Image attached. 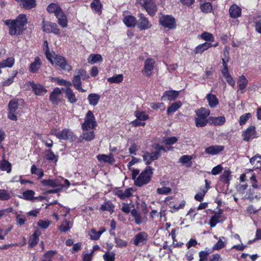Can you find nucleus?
Segmentation results:
<instances>
[{
    "mask_svg": "<svg viewBox=\"0 0 261 261\" xmlns=\"http://www.w3.org/2000/svg\"><path fill=\"white\" fill-rule=\"evenodd\" d=\"M65 93L66 97L70 103H73L77 101V99L75 96V93L70 88H67L66 89Z\"/></svg>",
    "mask_w": 261,
    "mask_h": 261,
    "instance_id": "39",
    "label": "nucleus"
},
{
    "mask_svg": "<svg viewBox=\"0 0 261 261\" xmlns=\"http://www.w3.org/2000/svg\"><path fill=\"white\" fill-rule=\"evenodd\" d=\"M102 58L99 54H91L88 58V62L91 64H95L98 62L102 61Z\"/></svg>",
    "mask_w": 261,
    "mask_h": 261,
    "instance_id": "47",
    "label": "nucleus"
},
{
    "mask_svg": "<svg viewBox=\"0 0 261 261\" xmlns=\"http://www.w3.org/2000/svg\"><path fill=\"white\" fill-rule=\"evenodd\" d=\"M132 190L133 189L132 188L126 189L124 191L118 190L116 192V195L121 199H123L132 195Z\"/></svg>",
    "mask_w": 261,
    "mask_h": 261,
    "instance_id": "35",
    "label": "nucleus"
},
{
    "mask_svg": "<svg viewBox=\"0 0 261 261\" xmlns=\"http://www.w3.org/2000/svg\"><path fill=\"white\" fill-rule=\"evenodd\" d=\"M179 95V92L177 91L171 90L164 92L163 96L162 97V100L167 98L169 100H175Z\"/></svg>",
    "mask_w": 261,
    "mask_h": 261,
    "instance_id": "23",
    "label": "nucleus"
},
{
    "mask_svg": "<svg viewBox=\"0 0 261 261\" xmlns=\"http://www.w3.org/2000/svg\"><path fill=\"white\" fill-rule=\"evenodd\" d=\"M197 117L195 118L196 125L197 127L205 126L207 122V118L210 111L205 108H201L196 111Z\"/></svg>",
    "mask_w": 261,
    "mask_h": 261,
    "instance_id": "4",
    "label": "nucleus"
},
{
    "mask_svg": "<svg viewBox=\"0 0 261 261\" xmlns=\"http://www.w3.org/2000/svg\"><path fill=\"white\" fill-rule=\"evenodd\" d=\"M181 106L180 101L173 103L167 109V114L171 115L176 112Z\"/></svg>",
    "mask_w": 261,
    "mask_h": 261,
    "instance_id": "43",
    "label": "nucleus"
},
{
    "mask_svg": "<svg viewBox=\"0 0 261 261\" xmlns=\"http://www.w3.org/2000/svg\"><path fill=\"white\" fill-rule=\"evenodd\" d=\"M44 158L47 160L55 161V162H57L58 161V156L55 155L51 149H48L45 151Z\"/></svg>",
    "mask_w": 261,
    "mask_h": 261,
    "instance_id": "44",
    "label": "nucleus"
},
{
    "mask_svg": "<svg viewBox=\"0 0 261 261\" xmlns=\"http://www.w3.org/2000/svg\"><path fill=\"white\" fill-rule=\"evenodd\" d=\"M103 232V231H97L95 229H92L89 232V234L91 239L97 240L100 238V236Z\"/></svg>",
    "mask_w": 261,
    "mask_h": 261,
    "instance_id": "52",
    "label": "nucleus"
},
{
    "mask_svg": "<svg viewBox=\"0 0 261 261\" xmlns=\"http://www.w3.org/2000/svg\"><path fill=\"white\" fill-rule=\"evenodd\" d=\"M131 214L135 219V223L139 225L146 221L145 217H142L139 213L135 209H133L131 212Z\"/></svg>",
    "mask_w": 261,
    "mask_h": 261,
    "instance_id": "29",
    "label": "nucleus"
},
{
    "mask_svg": "<svg viewBox=\"0 0 261 261\" xmlns=\"http://www.w3.org/2000/svg\"><path fill=\"white\" fill-rule=\"evenodd\" d=\"M20 5L25 9H31L36 6L35 0H20Z\"/></svg>",
    "mask_w": 261,
    "mask_h": 261,
    "instance_id": "31",
    "label": "nucleus"
},
{
    "mask_svg": "<svg viewBox=\"0 0 261 261\" xmlns=\"http://www.w3.org/2000/svg\"><path fill=\"white\" fill-rule=\"evenodd\" d=\"M248 82V80L244 75H241L239 77L238 81V85L239 90H241L242 93L245 92V89L247 85Z\"/></svg>",
    "mask_w": 261,
    "mask_h": 261,
    "instance_id": "32",
    "label": "nucleus"
},
{
    "mask_svg": "<svg viewBox=\"0 0 261 261\" xmlns=\"http://www.w3.org/2000/svg\"><path fill=\"white\" fill-rule=\"evenodd\" d=\"M14 58L13 57L9 58L0 62V67L4 68L6 67L11 68L14 64Z\"/></svg>",
    "mask_w": 261,
    "mask_h": 261,
    "instance_id": "40",
    "label": "nucleus"
},
{
    "mask_svg": "<svg viewBox=\"0 0 261 261\" xmlns=\"http://www.w3.org/2000/svg\"><path fill=\"white\" fill-rule=\"evenodd\" d=\"M192 157L191 155H182L179 159V162L182 164H185L191 162Z\"/></svg>",
    "mask_w": 261,
    "mask_h": 261,
    "instance_id": "61",
    "label": "nucleus"
},
{
    "mask_svg": "<svg viewBox=\"0 0 261 261\" xmlns=\"http://www.w3.org/2000/svg\"><path fill=\"white\" fill-rule=\"evenodd\" d=\"M114 205L113 203L110 201H107L101 205L100 211H108L112 214L114 212Z\"/></svg>",
    "mask_w": 261,
    "mask_h": 261,
    "instance_id": "36",
    "label": "nucleus"
},
{
    "mask_svg": "<svg viewBox=\"0 0 261 261\" xmlns=\"http://www.w3.org/2000/svg\"><path fill=\"white\" fill-rule=\"evenodd\" d=\"M171 191V189L170 188L166 187L158 188L156 190L157 193L160 195L168 194Z\"/></svg>",
    "mask_w": 261,
    "mask_h": 261,
    "instance_id": "63",
    "label": "nucleus"
},
{
    "mask_svg": "<svg viewBox=\"0 0 261 261\" xmlns=\"http://www.w3.org/2000/svg\"><path fill=\"white\" fill-rule=\"evenodd\" d=\"M148 235L145 232L137 234L134 239V244L136 246L145 244L147 240Z\"/></svg>",
    "mask_w": 261,
    "mask_h": 261,
    "instance_id": "18",
    "label": "nucleus"
},
{
    "mask_svg": "<svg viewBox=\"0 0 261 261\" xmlns=\"http://www.w3.org/2000/svg\"><path fill=\"white\" fill-rule=\"evenodd\" d=\"M79 75H77L74 76L72 80V84L74 87L82 92H85L86 91L82 88V82L81 81L80 75H83V73H85V71L84 70H79Z\"/></svg>",
    "mask_w": 261,
    "mask_h": 261,
    "instance_id": "17",
    "label": "nucleus"
},
{
    "mask_svg": "<svg viewBox=\"0 0 261 261\" xmlns=\"http://www.w3.org/2000/svg\"><path fill=\"white\" fill-rule=\"evenodd\" d=\"M103 258L105 261H114L115 253L112 252H106L103 254Z\"/></svg>",
    "mask_w": 261,
    "mask_h": 261,
    "instance_id": "58",
    "label": "nucleus"
},
{
    "mask_svg": "<svg viewBox=\"0 0 261 261\" xmlns=\"http://www.w3.org/2000/svg\"><path fill=\"white\" fill-rule=\"evenodd\" d=\"M0 169L10 173L11 171V164L6 160L0 161Z\"/></svg>",
    "mask_w": 261,
    "mask_h": 261,
    "instance_id": "49",
    "label": "nucleus"
},
{
    "mask_svg": "<svg viewBox=\"0 0 261 261\" xmlns=\"http://www.w3.org/2000/svg\"><path fill=\"white\" fill-rule=\"evenodd\" d=\"M225 118L224 116L213 117V125H222L225 122Z\"/></svg>",
    "mask_w": 261,
    "mask_h": 261,
    "instance_id": "53",
    "label": "nucleus"
},
{
    "mask_svg": "<svg viewBox=\"0 0 261 261\" xmlns=\"http://www.w3.org/2000/svg\"><path fill=\"white\" fill-rule=\"evenodd\" d=\"M215 202L217 204V207L213 211V227L216 224L222 222L225 219L223 211L220 208L222 203L221 200L217 198Z\"/></svg>",
    "mask_w": 261,
    "mask_h": 261,
    "instance_id": "6",
    "label": "nucleus"
},
{
    "mask_svg": "<svg viewBox=\"0 0 261 261\" xmlns=\"http://www.w3.org/2000/svg\"><path fill=\"white\" fill-rule=\"evenodd\" d=\"M152 174V169L147 167L143 170L135 180V184L138 187H141L148 183Z\"/></svg>",
    "mask_w": 261,
    "mask_h": 261,
    "instance_id": "3",
    "label": "nucleus"
},
{
    "mask_svg": "<svg viewBox=\"0 0 261 261\" xmlns=\"http://www.w3.org/2000/svg\"><path fill=\"white\" fill-rule=\"evenodd\" d=\"M44 46L45 51V55L47 60L52 65L56 64L62 69L69 71L72 69L71 66L68 64L65 58L62 56L58 55L55 53H50L48 49V43L46 41L44 42Z\"/></svg>",
    "mask_w": 261,
    "mask_h": 261,
    "instance_id": "2",
    "label": "nucleus"
},
{
    "mask_svg": "<svg viewBox=\"0 0 261 261\" xmlns=\"http://www.w3.org/2000/svg\"><path fill=\"white\" fill-rule=\"evenodd\" d=\"M62 10L61 7L58 4L55 3L49 4L47 8V12L49 13H54L55 16Z\"/></svg>",
    "mask_w": 261,
    "mask_h": 261,
    "instance_id": "33",
    "label": "nucleus"
},
{
    "mask_svg": "<svg viewBox=\"0 0 261 261\" xmlns=\"http://www.w3.org/2000/svg\"><path fill=\"white\" fill-rule=\"evenodd\" d=\"M4 23L9 27L11 35H18L23 31L27 19L25 15L20 14L15 20H6Z\"/></svg>",
    "mask_w": 261,
    "mask_h": 261,
    "instance_id": "1",
    "label": "nucleus"
},
{
    "mask_svg": "<svg viewBox=\"0 0 261 261\" xmlns=\"http://www.w3.org/2000/svg\"><path fill=\"white\" fill-rule=\"evenodd\" d=\"M72 226V223L71 221L65 220L63 221L61 225L59 226V230L62 232H66L70 229Z\"/></svg>",
    "mask_w": 261,
    "mask_h": 261,
    "instance_id": "41",
    "label": "nucleus"
},
{
    "mask_svg": "<svg viewBox=\"0 0 261 261\" xmlns=\"http://www.w3.org/2000/svg\"><path fill=\"white\" fill-rule=\"evenodd\" d=\"M29 85L37 95H43L47 92V90L44 87L40 84H36L34 82H30Z\"/></svg>",
    "mask_w": 261,
    "mask_h": 261,
    "instance_id": "19",
    "label": "nucleus"
},
{
    "mask_svg": "<svg viewBox=\"0 0 261 261\" xmlns=\"http://www.w3.org/2000/svg\"><path fill=\"white\" fill-rule=\"evenodd\" d=\"M58 19V24L62 28L67 27L68 20L66 15L65 14L63 10L55 16Z\"/></svg>",
    "mask_w": 261,
    "mask_h": 261,
    "instance_id": "21",
    "label": "nucleus"
},
{
    "mask_svg": "<svg viewBox=\"0 0 261 261\" xmlns=\"http://www.w3.org/2000/svg\"><path fill=\"white\" fill-rule=\"evenodd\" d=\"M214 238L218 240L217 242L213 245V250H218L224 248L227 243V239L224 237H221L219 238L214 236Z\"/></svg>",
    "mask_w": 261,
    "mask_h": 261,
    "instance_id": "22",
    "label": "nucleus"
},
{
    "mask_svg": "<svg viewBox=\"0 0 261 261\" xmlns=\"http://www.w3.org/2000/svg\"><path fill=\"white\" fill-rule=\"evenodd\" d=\"M140 3L150 16H153L156 10L154 0H140Z\"/></svg>",
    "mask_w": 261,
    "mask_h": 261,
    "instance_id": "11",
    "label": "nucleus"
},
{
    "mask_svg": "<svg viewBox=\"0 0 261 261\" xmlns=\"http://www.w3.org/2000/svg\"><path fill=\"white\" fill-rule=\"evenodd\" d=\"M160 155L159 151L146 152L143 155V161L146 165H149L152 161L156 160Z\"/></svg>",
    "mask_w": 261,
    "mask_h": 261,
    "instance_id": "15",
    "label": "nucleus"
},
{
    "mask_svg": "<svg viewBox=\"0 0 261 261\" xmlns=\"http://www.w3.org/2000/svg\"><path fill=\"white\" fill-rule=\"evenodd\" d=\"M42 29L43 32L47 33H53L56 35L61 34V31L58 28L57 23L50 21H46L44 20L42 21Z\"/></svg>",
    "mask_w": 261,
    "mask_h": 261,
    "instance_id": "8",
    "label": "nucleus"
},
{
    "mask_svg": "<svg viewBox=\"0 0 261 261\" xmlns=\"http://www.w3.org/2000/svg\"><path fill=\"white\" fill-rule=\"evenodd\" d=\"M230 16L232 18H236L241 15V9L236 5H232L229 10Z\"/></svg>",
    "mask_w": 261,
    "mask_h": 261,
    "instance_id": "26",
    "label": "nucleus"
},
{
    "mask_svg": "<svg viewBox=\"0 0 261 261\" xmlns=\"http://www.w3.org/2000/svg\"><path fill=\"white\" fill-rule=\"evenodd\" d=\"M56 253L55 251H48L43 255L40 261H53V257Z\"/></svg>",
    "mask_w": 261,
    "mask_h": 261,
    "instance_id": "46",
    "label": "nucleus"
},
{
    "mask_svg": "<svg viewBox=\"0 0 261 261\" xmlns=\"http://www.w3.org/2000/svg\"><path fill=\"white\" fill-rule=\"evenodd\" d=\"M61 93V91L59 88H56L51 93L49 99L54 104H57L59 100V97Z\"/></svg>",
    "mask_w": 261,
    "mask_h": 261,
    "instance_id": "27",
    "label": "nucleus"
},
{
    "mask_svg": "<svg viewBox=\"0 0 261 261\" xmlns=\"http://www.w3.org/2000/svg\"><path fill=\"white\" fill-rule=\"evenodd\" d=\"M96 125V121L93 113L91 111H88L84 119V122L82 125V129L93 130Z\"/></svg>",
    "mask_w": 261,
    "mask_h": 261,
    "instance_id": "5",
    "label": "nucleus"
},
{
    "mask_svg": "<svg viewBox=\"0 0 261 261\" xmlns=\"http://www.w3.org/2000/svg\"><path fill=\"white\" fill-rule=\"evenodd\" d=\"M91 8L95 13L100 14L101 12L102 5L99 0H93L91 3Z\"/></svg>",
    "mask_w": 261,
    "mask_h": 261,
    "instance_id": "38",
    "label": "nucleus"
},
{
    "mask_svg": "<svg viewBox=\"0 0 261 261\" xmlns=\"http://www.w3.org/2000/svg\"><path fill=\"white\" fill-rule=\"evenodd\" d=\"M155 61L152 58H147L144 62V68L142 70V74L146 76H150L155 66Z\"/></svg>",
    "mask_w": 261,
    "mask_h": 261,
    "instance_id": "10",
    "label": "nucleus"
},
{
    "mask_svg": "<svg viewBox=\"0 0 261 261\" xmlns=\"http://www.w3.org/2000/svg\"><path fill=\"white\" fill-rule=\"evenodd\" d=\"M205 186L203 189H201L200 191L198 192L194 196V199L198 201H201L203 200V198L207 192L208 189L210 188L209 184L207 179L205 180Z\"/></svg>",
    "mask_w": 261,
    "mask_h": 261,
    "instance_id": "20",
    "label": "nucleus"
},
{
    "mask_svg": "<svg viewBox=\"0 0 261 261\" xmlns=\"http://www.w3.org/2000/svg\"><path fill=\"white\" fill-rule=\"evenodd\" d=\"M211 43L208 42H205L204 43L200 44L198 45L196 48L195 49V54H201L205 50H206L208 48L211 47Z\"/></svg>",
    "mask_w": 261,
    "mask_h": 261,
    "instance_id": "42",
    "label": "nucleus"
},
{
    "mask_svg": "<svg viewBox=\"0 0 261 261\" xmlns=\"http://www.w3.org/2000/svg\"><path fill=\"white\" fill-rule=\"evenodd\" d=\"M39 241V234L37 232H34L30 237L29 243V247H33L37 245Z\"/></svg>",
    "mask_w": 261,
    "mask_h": 261,
    "instance_id": "51",
    "label": "nucleus"
},
{
    "mask_svg": "<svg viewBox=\"0 0 261 261\" xmlns=\"http://www.w3.org/2000/svg\"><path fill=\"white\" fill-rule=\"evenodd\" d=\"M51 134L61 140L71 139L73 136L72 132L67 128H64L61 131H57L56 129L52 130Z\"/></svg>",
    "mask_w": 261,
    "mask_h": 261,
    "instance_id": "12",
    "label": "nucleus"
},
{
    "mask_svg": "<svg viewBox=\"0 0 261 261\" xmlns=\"http://www.w3.org/2000/svg\"><path fill=\"white\" fill-rule=\"evenodd\" d=\"M139 18L137 21L138 28L141 31L149 29L151 27L150 22L148 19L145 17L142 14H140L139 16Z\"/></svg>",
    "mask_w": 261,
    "mask_h": 261,
    "instance_id": "14",
    "label": "nucleus"
},
{
    "mask_svg": "<svg viewBox=\"0 0 261 261\" xmlns=\"http://www.w3.org/2000/svg\"><path fill=\"white\" fill-rule=\"evenodd\" d=\"M243 140L249 141L256 137L255 127L254 126L249 127L243 134Z\"/></svg>",
    "mask_w": 261,
    "mask_h": 261,
    "instance_id": "16",
    "label": "nucleus"
},
{
    "mask_svg": "<svg viewBox=\"0 0 261 261\" xmlns=\"http://www.w3.org/2000/svg\"><path fill=\"white\" fill-rule=\"evenodd\" d=\"M63 178L59 177L55 179H44L41 181L44 186L50 187L53 188L60 187V189L64 188V185L62 183Z\"/></svg>",
    "mask_w": 261,
    "mask_h": 261,
    "instance_id": "13",
    "label": "nucleus"
},
{
    "mask_svg": "<svg viewBox=\"0 0 261 261\" xmlns=\"http://www.w3.org/2000/svg\"><path fill=\"white\" fill-rule=\"evenodd\" d=\"M123 21L124 24L128 27H135L137 24L136 18L132 15H126L124 16Z\"/></svg>",
    "mask_w": 261,
    "mask_h": 261,
    "instance_id": "30",
    "label": "nucleus"
},
{
    "mask_svg": "<svg viewBox=\"0 0 261 261\" xmlns=\"http://www.w3.org/2000/svg\"><path fill=\"white\" fill-rule=\"evenodd\" d=\"M18 106L17 99H13L10 101L8 105L9 112L8 113V117L9 119L13 121H16L17 120V113L16 111L18 109Z\"/></svg>",
    "mask_w": 261,
    "mask_h": 261,
    "instance_id": "9",
    "label": "nucleus"
},
{
    "mask_svg": "<svg viewBox=\"0 0 261 261\" xmlns=\"http://www.w3.org/2000/svg\"><path fill=\"white\" fill-rule=\"evenodd\" d=\"M10 198L9 193L5 190H0V200H7Z\"/></svg>",
    "mask_w": 261,
    "mask_h": 261,
    "instance_id": "59",
    "label": "nucleus"
},
{
    "mask_svg": "<svg viewBox=\"0 0 261 261\" xmlns=\"http://www.w3.org/2000/svg\"><path fill=\"white\" fill-rule=\"evenodd\" d=\"M232 175L229 170H225L220 177V180L223 183L229 185L232 179Z\"/></svg>",
    "mask_w": 261,
    "mask_h": 261,
    "instance_id": "25",
    "label": "nucleus"
},
{
    "mask_svg": "<svg viewBox=\"0 0 261 261\" xmlns=\"http://www.w3.org/2000/svg\"><path fill=\"white\" fill-rule=\"evenodd\" d=\"M31 173L37 175L39 178H41L44 175V173L41 169L37 168L34 165L31 167Z\"/></svg>",
    "mask_w": 261,
    "mask_h": 261,
    "instance_id": "54",
    "label": "nucleus"
},
{
    "mask_svg": "<svg viewBox=\"0 0 261 261\" xmlns=\"http://www.w3.org/2000/svg\"><path fill=\"white\" fill-rule=\"evenodd\" d=\"M210 252L207 251H201L199 253V261H212V259H208V256Z\"/></svg>",
    "mask_w": 261,
    "mask_h": 261,
    "instance_id": "55",
    "label": "nucleus"
},
{
    "mask_svg": "<svg viewBox=\"0 0 261 261\" xmlns=\"http://www.w3.org/2000/svg\"><path fill=\"white\" fill-rule=\"evenodd\" d=\"M115 242L116 244V246L121 248L126 246L127 244V242L118 238H115Z\"/></svg>",
    "mask_w": 261,
    "mask_h": 261,
    "instance_id": "64",
    "label": "nucleus"
},
{
    "mask_svg": "<svg viewBox=\"0 0 261 261\" xmlns=\"http://www.w3.org/2000/svg\"><path fill=\"white\" fill-rule=\"evenodd\" d=\"M198 38H201L205 41H209L212 39V35L207 32H204L201 35H199Z\"/></svg>",
    "mask_w": 261,
    "mask_h": 261,
    "instance_id": "62",
    "label": "nucleus"
},
{
    "mask_svg": "<svg viewBox=\"0 0 261 261\" xmlns=\"http://www.w3.org/2000/svg\"><path fill=\"white\" fill-rule=\"evenodd\" d=\"M200 9L204 13H209L212 10V5L211 3H205L201 5Z\"/></svg>",
    "mask_w": 261,
    "mask_h": 261,
    "instance_id": "56",
    "label": "nucleus"
},
{
    "mask_svg": "<svg viewBox=\"0 0 261 261\" xmlns=\"http://www.w3.org/2000/svg\"><path fill=\"white\" fill-rule=\"evenodd\" d=\"M97 159L100 162L107 163L112 164L115 160L112 154L110 153L109 155L104 154H99L97 156Z\"/></svg>",
    "mask_w": 261,
    "mask_h": 261,
    "instance_id": "24",
    "label": "nucleus"
},
{
    "mask_svg": "<svg viewBox=\"0 0 261 261\" xmlns=\"http://www.w3.org/2000/svg\"><path fill=\"white\" fill-rule=\"evenodd\" d=\"M100 95L96 93H91L88 96L89 104L93 106H96L100 99Z\"/></svg>",
    "mask_w": 261,
    "mask_h": 261,
    "instance_id": "34",
    "label": "nucleus"
},
{
    "mask_svg": "<svg viewBox=\"0 0 261 261\" xmlns=\"http://www.w3.org/2000/svg\"><path fill=\"white\" fill-rule=\"evenodd\" d=\"M159 21L163 27L168 29H174L176 27L175 19L171 15H163L160 17Z\"/></svg>",
    "mask_w": 261,
    "mask_h": 261,
    "instance_id": "7",
    "label": "nucleus"
},
{
    "mask_svg": "<svg viewBox=\"0 0 261 261\" xmlns=\"http://www.w3.org/2000/svg\"><path fill=\"white\" fill-rule=\"evenodd\" d=\"M27 220L24 216L17 214L16 216V224L19 225H23L25 224Z\"/></svg>",
    "mask_w": 261,
    "mask_h": 261,
    "instance_id": "57",
    "label": "nucleus"
},
{
    "mask_svg": "<svg viewBox=\"0 0 261 261\" xmlns=\"http://www.w3.org/2000/svg\"><path fill=\"white\" fill-rule=\"evenodd\" d=\"M35 193L34 191L29 190L24 191L22 193V197L23 199L28 200H34L36 198L34 197Z\"/></svg>",
    "mask_w": 261,
    "mask_h": 261,
    "instance_id": "45",
    "label": "nucleus"
},
{
    "mask_svg": "<svg viewBox=\"0 0 261 261\" xmlns=\"http://www.w3.org/2000/svg\"><path fill=\"white\" fill-rule=\"evenodd\" d=\"M123 76L122 74H117L107 79L108 82L111 83L119 84L122 82Z\"/></svg>",
    "mask_w": 261,
    "mask_h": 261,
    "instance_id": "50",
    "label": "nucleus"
},
{
    "mask_svg": "<svg viewBox=\"0 0 261 261\" xmlns=\"http://www.w3.org/2000/svg\"><path fill=\"white\" fill-rule=\"evenodd\" d=\"M134 115L138 119L142 121H146L149 118L148 115L145 112L136 111Z\"/></svg>",
    "mask_w": 261,
    "mask_h": 261,
    "instance_id": "48",
    "label": "nucleus"
},
{
    "mask_svg": "<svg viewBox=\"0 0 261 261\" xmlns=\"http://www.w3.org/2000/svg\"><path fill=\"white\" fill-rule=\"evenodd\" d=\"M83 134L82 135V139L87 141H90L92 140L94 137L95 135L93 130H83Z\"/></svg>",
    "mask_w": 261,
    "mask_h": 261,
    "instance_id": "37",
    "label": "nucleus"
},
{
    "mask_svg": "<svg viewBox=\"0 0 261 261\" xmlns=\"http://www.w3.org/2000/svg\"><path fill=\"white\" fill-rule=\"evenodd\" d=\"M41 65V62L40 58L38 57H36L34 62L30 64V71L32 73L37 72L40 68Z\"/></svg>",
    "mask_w": 261,
    "mask_h": 261,
    "instance_id": "28",
    "label": "nucleus"
},
{
    "mask_svg": "<svg viewBox=\"0 0 261 261\" xmlns=\"http://www.w3.org/2000/svg\"><path fill=\"white\" fill-rule=\"evenodd\" d=\"M251 117V114L249 113H246L244 115L241 116L240 117L239 123L241 125H243L246 123L248 120Z\"/></svg>",
    "mask_w": 261,
    "mask_h": 261,
    "instance_id": "60",
    "label": "nucleus"
}]
</instances>
